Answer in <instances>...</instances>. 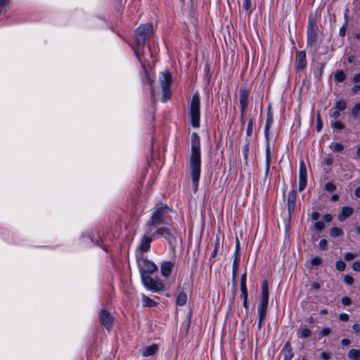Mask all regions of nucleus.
<instances>
[{
    "label": "nucleus",
    "mask_w": 360,
    "mask_h": 360,
    "mask_svg": "<svg viewBox=\"0 0 360 360\" xmlns=\"http://www.w3.org/2000/svg\"><path fill=\"white\" fill-rule=\"evenodd\" d=\"M138 266L141 282L145 288L153 292L162 291L164 288L163 283L158 279H153L150 276V274L158 271L157 265L146 258H140L138 260Z\"/></svg>",
    "instance_id": "nucleus-1"
},
{
    "label": "nucleus",
    "mask_w": 360,
    "mask_h": 360,
    "mask_svg": "<svg viewBox=\"0 0 360 360\" xmlns=\"http://www.w3.org/2000/svg\"><path fill=\"white\" fill-rule=\"evenodd\" d=\"M191 155L189 157V166L191 170V176L192 178V184L194 191L198 187L200 176L201 166V151H200V139L196 132H193L191 137Z\"/></svg>",
    "instance_id": "nucleus-2"
},
{
    "label": "nucleus",
    "mask_w": 360,
    "mask_h": 360,
    "mask_svg": "<svg viewBox=\"0 0 360 360\" xmlns=\"http://www.w3.org/2000/svg\"><path fill=\"white\" fill-rule=\"evenodd\" d=\"M172 211L167 205L155 207L152 210L150 219L146 222V226L148 233H151L159 225L167 223V215Z\"/></svg>",
    "instance_id": "nucleus-3"
},
{
    "label": "nucleus",
    "mask_w": 360,
    "mask_h": 360,
    "mask_svg": "<svg viewBox=\"0 0 360 360\" xmlns=\"http://www.w3.org/2000/svg\"><path fill=\"white\" fill-rule=\"evenodd\" d=\"M153 25L150 23L140 25L136 31L135 40L136 48L134 49V53L141 63V60L139 53L145 46L146 39L153 34Z\"/></svg>",
    "instance_id": "nucleus-4"
},
{
    "label": "nucleus",
    "mask_w": 360,
    "mask_h": 360,
    "mask_svg": "<svg viewBox=\"0 0 360 360\" xmlns=\"http://www.w3.org/2000/svg\"><path fill=\"white\" fill-rule=\"evenodd\" d=\"M189 107V117L191 124L194 128L200 127V96L198 92L195 93L188 103Z\"/></svg>",
    "instance_id": "nucleus-5"
},
{
    "label": "nucleus",
    "mask_w": 360,
    "mask_h": 360,
    "mask_svg": "<svg viewBox=\"0 0 360 360\" xmlns=\"http://www.w3.org/2000/svg\"><path fill=\"white\" fill-rule=\"evenodd\" d=\"M160 84L162 91V101L165 103L167 101L171 96V90L170 86L172 83V76L171 74L168 72H164L160 75Z\"/></svg>",
    "instance_id": "nucleus-6"
},
{
    "label": "nucleus",
    "mask_w": 360,
    "mask_h": 360,
    "mask_svg": "<svg viewBox=\"0 0 360 360\" xmlns=\"http://www.w3.org/2000/svg\"><path fill=\"white\" fill-rule=\"evenodd\" d=\"M152 235L153 238H155V239L160 236H163L169 241L175 240L176 238V231L171 227L162 226L152 231Z\"/></svg>",
    "instance_id": "nucleus-7"
},
{
    "label": "nucleus",
    "mask_w": 360,
    "mask_h": 360,
    "mask_svg": "<svg viewBox=\"0 0 360 360\" xmlns=\"http://www.w3.org/2000/svg\"><path fill=\"white\" fill-rule=\"evenodd\" d=\"M317 25L315 21L310 20L307 25V46H313L318 37Z\"/></svg>",
    "instance_id": "nucleus-8"
},
{
    "label": "nucleus",
    "mask_w": 360,
    "mask_h": 360,
    "mask_svg": "<svg viewBox=\"0 0 360 360\" xmlns=\"http://www.w3.org/2000/svg\"><path fill=\"white\" fill-rule=\"evenodd\" d=\"M99 321L101 325H103L108 331H110L114 319L109 311L102 309L98 314Z\"/></svg>",
    "instance_id": "nucleus-9"
},
{
    "label": "nucleus",
    "mask_w": 360,
    "mask_h": 360,
    "mask_svg": "<svg viewBox=\"0 0 360 360\" xmlns=\"http://www.w3.org/2000/svg\"><path fill=\"white\" fill-rule=\"evenodd\" d=\"M269 300H261L260 303L257 308L258 312V328L260 329L262 325L264 323V319L266 317V309L268 306Z\"/></svg>",
    "instance_id": "nucleus-10"
},
{
    "label": "nucleus",
    "mask_w": 360,
    "mask_h": 360,
    "mask_svg": "<svg viewBox=\"0 0 360 360\" xmlns=\"http://www.w3.org/2000/svg\"><path fill=\"white\" fill-rule=\"evenodd\" d=\"M155 238H153L152 232L148 233V230L146 231V233L141 238L139 249L141 251L145 252L149 250L150 248L151 242L155 240Z\"/></svg>",
    "instance_id": "nucleus-11"
},
{
    "label": "nucleus",
    "mask_w": 360,
    "mask_h": 360,
    "mask_svg": "<svg viewBox=\"0 0 360 360\" xmlns=\"http://www.w3.org/2000/svg\"><path fill=\"white\" fill-rule=\"evenodd\" d=\"M174 267V263L170 261H163L160 264V272L163 277L168 278L173 269Z\"/></svg>",
    "instance_id": "nucleus-12"
},
{
    "label": "nucleus",
    "mask_w": 360,
    "mask_h": 360,
    "mask_svg": "<svg viewBox=\"0 0 360 360\" xmlns=\"http://www.w3.org/2000/svg\"><path fill=\"white\" fill-rule=\"evenodd\" d=\"M240 108H248V98H249V91L247 89L244 87L240 88Z\"/></svg>",
    "instance_id": "nucleus-13"
},
{
    "label": "nucleus",
    "mask_w": 360,
    "mask_h": 360,
    "mask_svg": "<svg viewBox=\"0 0 360 360\" xmlns=\"http://www.w3.org/2000/svg\"><path fill=\"white\" fill-rule=\"evenodd\" d=\"M296 65L297 70H303L306 67V53L304 51H300L297 53Z\"/></svg>",
    "instance_id": "nucleus-14"
},
{
    "label": "nucleus",
    "mask_w": 360,
    "mask_h": 360,
    "mask_svg": "<svg viewBox=\"0 0 360 360\" xmlns=\"http://www.w3.org/2000/svg\"><path fill=\"white\" fill-rule=\"evenodd\" d=\"M296 203V192L291 190L288 195V209L290 215L293 212Z\"/></svg>",
    "instance_id": "nucleus-15"
},
{
    "label": "nucleus",
    "mask_w": 360,
    "mask_h": 360,
    "mask_svg": "<svg viewBox=\"0 0 360 360\" xmlns=\"http://www.w3.org/2000/svg\"><path fill=\"white\" fill-rule=\"evenodd\" d=\"M158 350V346L156 344H153L150 346L145 347L142 349L141 354L144 357H148L155 354Z\"/></svg>",
    "instance_id": "nucleus-16"
},
{
    "label": "nucleus",
    "mask_w": 360,
    "mask_h": 360,
    "mask_svg": "<svg viewBox=\"0 0 360 360\" xmlns=\"http://www.w3.org/2000/svg\"><path fill=\"white\" fill-rule=\"evenodd\" d=\"M271 161V149L269 143H268L265 149V176L269 174Z\"/></svg>",
    "instance_id": "nucleus-17"
},
{
    "label": "nucleus",
    "mask_w": 360,
    "mask_h": 360,
    "mask_svg": "<svg viewBox=\"0 0 360 360\" xmlns=\"http://www.w3.org/2000/svg\"><path fill=\"white\" fill-rule=\"evenodd\" d=\"M353 209L350 207H343L340 213L338 215V220L340 221H345L347 217L352 215Z\"/></svg>",
    "instance_id": "nucleus-18"
},
{
    "label": "nucleus",
    "mask_w": 360,
    "mask_h": 360,
    "mask_svg": "<svg viewBox=\"0 0 360 360\" xmlns=\"http://www.w3.org/2000/svg\"><path fill=\"white\" fill-rule=\"evenodd\" d=\"M285 354L283 356V360H291L294 354L292 352V348L289 342H287L284 346Z\"/></svg>",
    "instance_id": "nucleus-19"
},
{
    "label": "nucleus",
    "mask_w": 360,
    "mask_h": 360,
    "mask_svg": "<svg viewBox=\"0 0 360 360\" xmlns=\"http://www.w3.org/2000/svg\"><path fill=\"white\" fill-rule=\"evenodd\" d=\"M142 303L143 306L145 307H153L157 306L158 304L157 302H155L150 297L146 296L145 295H142Z\"/></svg>",
    "instance_id": "nucleus-20"
},
{
    "label": "nucleus",
    "mask_w": 360,
    "mask_h": 360,
    "mask_svg": "<svg viewBox=\"0 0 360 360\" xmlns=\"http://www.w3.org/2000/svg\"><path fill=\"white\" fill-rule=\"evenodd\" d=\"M186 302H187L186 293L185 292H179L176 297V304L179 306H184L186 304Z\"/></svg>",
    "instance_id": "nucleus-21"
},
{
    "label": "nucleus",
    "mask_w": 360,
    "mask_h": 360,
    "mask_svg": "<svg viewBox=\"0 0 360 360\" xmlns=\"http://www.w3.org/2000/svg\"><path fill=\"white\" fill-rule=\"evenodd\" d=\"M261 300H269L268 283L266 281H263L262 283Z\"/></svg>",
    "instance_id": "nucleus-22"
},
{
    "label": "nucleus",
    "mask_w": 360,
    "mask_h": 360,
    "mask_svg": "<svg viewBox=\"0 0 360 360\" xmlns=\"http://www.w3.org/2000/svg\"><path fill=\"white\" fill-rule=\"evenodd\" d=\"M299 170V178H307V171L304 161L300 162Z\"/></svg>",
    "instance_id": "nucleus-23"
},
{
    "label": "nucleus",
    "mask_w": 360,
    "mask_h": 360,
    "mask_svg": "<svg viewBox=\"0 0 360 360\" xmlns=\"http://www.w3.org/2000/svg\"><path fill=\"white\" fill-rule=\"evenodd\" d=\"M348 357L351 360H360V349H352L348 352Z\"/></svg>",
    "instance_id": "nucleus-24"
},
{
    "label": "nucleus",
    "mask_w": 360,
    "mask_h": 360,
    "mask_svg": "<svg viewBox=\"0 0 360 360\" xmlns=\"http://www.w3.org/2000/svg\"><path fill=\"white\" fill-rule=\"evenodd\" d=\"M273 124V118L271 116H268L266 120L265 128H264V135L266 139H268L269 129Z\"/></svg>",
    "instance_id": "nucleus-25"
},
{
    "label": "nucleus",
    "mask_w": 360,
    "mask_h": 360,
    "mask_svg": "<svg viewBox=\"0 0 360 360\" xmlns=\"http://www.w3.org/2000/svg\"><path fill=\"white\" fill-rule=\"evenodd\" d=\"M334 79L337 82H342L345 79V74L342 70H338L335 73Z\"/></svg>",
    "instance_id": "nucleus-26"
},
{
    "label": "nucleus",
    "mask_w": 360,
    "mask_h": 360,
    "mask_svg": "<svg viewBox=\"0 0 360 360\" xmlns=\"http://www.w3.org/2000/svg\"><path fill=\"white\" fill-rule=\"evenodd\" d=\"M243 7L245 10L247 14L250 15L252 12L251 0H244Z\"/></svg>",
    "instance_id": "nucleus-27"
},
{
    "label": "nucleus",
    "mask_w": 360,
    "mask_h": 360,
    "mask_svg": "<svg viewBox=\"0 0 360 360\" xmlns=\"http://www.w3.org/2000/svg\"><path fill=\"white\" fill-rule=\"evenodd\" d=\"M311 335V332L309 328H304L300 330L298 335L301 338H309Z\"/></svg>",
    "instance_id": "nucleus-28"
},
{
    "label": "nucleus",
    "mask_w": 360,
    "mask_h": 360,
    "mask_svg": "<svg viewBox=\"0 0 360 360\" xmlns=\"http://www.w3.org/2000/svg\"><path fill=\"white\" fill-rule=\"evenodd\" d=\"M239 266V262L238 261H233L232 264V280L234 281L237 277V272Z\"/></svg>",
    "instance_id": "nucleus-29"
},
{
    "label": "nucleus",
    "mask_w": 360,
    "mask_h": 360,
    "mask_svg": "<svg viewBox=\"0 0 360 360\" xmlns=\"http://www.w3.org/2000/svg\"><path fill=\"white\" fill-rule=\"evenodd\" d=\"M253 125H254L253 120H252V118H250L248 120L247 129H246V136H250L252 135V131H253Z\"/></svg>",
    "instance_id": "nucleus-30"
},
{
    "label": "nucleus",
    "mask_w": 360,
    "mask_h": 360,
    "mask_svg": "<svg viewBox=\"0 0 360 360\" xmlns=\"http://www.w3.org/2000/svg\"><path fill=\"white\" fill-rule=\"evenodd\" d=\"M243 155L245 161V164H248V155H249V142H247L243 148Z\"/></svg>",
    "instance_id": "nucleus-31"
},
{
    "label": "nucleus",
    "mask_w": 360,
    "mask_h": 360,
    "mask_svg": "<svg viewBox=\"0 0 360 360\" xmlns=\"http://www.w3.org/2000/svg\"><path fill=\"white\" fill-rule=\"evenodd\" d=\"M342 234V231L340 229L337 227H333L330 230V235L332 237H338Z\"/></svg>",
    "instance_id": "nucleus-32"
},
{
    "label": "nucleus",
    "mask_w": 360,
    "mask_h": 360,
    "mask_svg": "<svg viewBox=\"0 0 360 360\" xmlns=\"http://www.w3.org/2000/svg\"><path fill=\"white\" fill-rule=\"evenodd\" d=\"M142 67H143V70H144L145 74H146V76H145V79H146V80H147V82L150 84V94H151V96H152V97H154L155 92H154V89H153V86H152V82H153V81H152V79L148 77V75H147L146 70L145 66H144V65H143V64H142Z\"/></svg>",
    "instance_id": "nucleus-33"
},
{
    "label": "nucleus",
    "mask_w": 360,
    "mask_h": 360,
    "mask_svg": "<svg viewBox=\"0 0 360 360\" xmlns=\"http://www.w3.org/2000/svg\"><path fill=\"white\" fill-rule=\"evenodd\" d=\"M335 108L339 111H342L346 108V103L343 100H340L335 103Z\"/></svg>",
    "instance_id": "nucleus-34"
},
{
    "label": "nucleus",
    "mask_w": 360,
    "mask_h": 360,
    "mask_svg": "<svg viewBox=\"0 0 360 360\" xmlns=\"http://www.w3.org/2000/svg\"><path fill=\"white\" fill-rule=\"evenodd\" d=\"M240 257V244H239V242L237 241V243L236 244L233 261L236 260V261L239 262Z\"/></svg>",
    "instance_id": "nucleus-35"
},
{
    "label": "nucleus",
    "mask_w": 360,
    "mask_h": 360,
    "mask_svg": "<svg viewBox=\"0 0 360 360\" xmlns=\"http://www.w3.org/2000/svg\"><path fill=\"white\" fill-rule=\"evenodd\" d=\"M307 178H299V191H302L307 186Z\"/></svg>",
    "instance_id": "nucleus-36"
},
{
    "label": "nucleus",
    "mask_w": 360,
    "mask_h": 360,
    "mask_svg": "<svg viewBox=\"0 0 360 360\" xmlns=\"http://www.w3.org/2000/svg\"><path fill=\"white\" fill-rule=\"evenodd\" d=\"M360 111V103H356L354 108L352 110V115L354 118L358 117V115Z\"/></svg>",
    "instance_id": "nucleus-37"
},
{
    "label": "nucleus",
    "mask_w": 360,
    "mask_h": 360,
    "mask_svg": "<svg viewBox=\"0 0 360 360\" xmlns=\"http://www.w3.org/2000/svg\"><path fill=\"white\" fill-rule=\"evenodd\" d=\"M330 126L334 129L342 130L345 128V125L340 121L333 122L331 123Z\"/></svg>",
    "instance_id": "nucleus-38"
},
{
    "label": "nucleus",
    "mask_w": 360,
    "mask_h": 360,
    "mask_svg": "<svg viewBox=\"0 0 360 360\" xmlns=\"http://www.w3.org/2000/svg\"><path fill=\"white\" fill-rule=\"evenodd\" d=\"M336 269L340 271H343L345 269V263L342 260H338L335 263Z\"/></svg>",
    "instance_id": "nucleus-39"
},
{
    "label": "nucleus",
    "mask_w": 360,
    "mask_h": 360,
    "mask_svg": "<svg viewBox=\"0 0 360 360\" xmlns=\"http://www.w3.org/2000/svg\"><path fill=\"white\" fill-rule=\"evenodd\" d=\"M325 189L328 192H333L336 189V186L332 182H328L325 185Z\"/></svg>",
    "instance_id": "nucleus-40"
},
{
    "label": "nucleus",
    "mask_w": 360,
    "mask_h": 360,
    "mask_svg": "<svg viewBox=\"0 0 360 360\" xmlns=\"http://www.w3.org/2000/svg\"><path fill=\"white\" fill-rule=\"evenodd\" d=\"M321 262H322V259L319 256H316V257H313L311 260V264L312 266H318V265L321 264Z\"/></svg>",
    "instance_id": "nucleus-41"
},
{
    "label": "nucleus",
    "mask_w": 360,
    "mask_h": 360,
    "mask_svg": "<svg viewBox=\"0 0 360 360\" xmlns=\"http://www.w3.org/2000/svg\"><path fill=\"white\" fill-rule=\"evenodd\" d=\"M330 333V329L328 327L323 328L319 333L321 337L328 336Z\"/></svg>",
    "instance_id": "nucleus-42"
},
{
    "label": "nucleus",
    "mask_w": 360,
    "mask_h": 360,
    "mask_svg": "<svg viewBox=\"0 0 360 360\" xmlns=\"http://www.w3.org/2000/svg\"><path fill=\"white\" fill-rule=\"evenodd\" d=\"M356 255L352 252H346L344 255V258L346 261H351L356 257Z\"/></svg>",
    "instance_id": "nucleus-43"
},
{
    "label": "nucleus",
    "mask_w": 360,
    "mask_h": 360,
    "mask_svg": "<svg viewBox=\"0 0 360 360\" xmlns=\"http://www.w3.org/2000/svg\"><path fill=\"white\" fill-rule=\"evenodd\" d=\"M341 302L344 306H349L352 304V300L349 297H343L341 300Z\"/></svg>",
    "instance_id": "nucleus-44"
},
{
    "label": "nucleus",
    "mask_w": 360,
    "mask_h": 360,
    "mask_svg": "<svg viewBox=\"0 0 360 360\" xmlns=\"http://www.w3.org/2000/svg\"><path fill=\"white\" fill-rule=\"evenodd\" d=\"M344 281L346 284L351 285L354 283V278L352 276L346 275L344 278Z\"/></svg>",
    "instance_id": "nucleus-45"
},
{
    "label": "nucleus",
    "mask_w": 360,
    "mask_h": 360,
    "mask_svg": "<svg viewBox=\"0 0 360 360\" xmlns=\"http://www.w3.org/2000/svg\"><path fill=\"white\" fill-rule=\"evenodd\" d=\"M314 227L316 230L321 231L324 229L325 225L323 222L319 221L316 222Z\"/></svg>",
    "instance_id": "nucleus-46"
},
{
    "label": "nucleus",
    "mask_w": 360,
    "mask_h": 360,
    "mask_svg": "<svg viewBox=\"0 0 360 360\" xmlns=\"http://www.w3.org/2000/svg\"><path fill=\"white\" fill-rule=\"evenodd\" d=\"M344 149V146L340 143H336L334 144L333 150L335 152H340Z\"/></svg>",
    "instance_id": "nucleus-47"
},
{
    "label": "nucleus",
    "mask_w": 360,
    "mask_h": 360,
    "mask_svg": "<svg viewBox=\"0 0 360 360\" xmlns=\"http://www.w3.org/2000/svg\"><path fill=\"white\" fill-rule=\"evenodd\" d=\"M319 245L321 250H326L327 248L328 242L326 239H321L319 242Z\"/></svg>",
    "instance_id": "nucleus-48"
},
{
    "label": "nucleus",
    "mask_w": 360,
    "mask_h": 360,
    "mask_svg": "<svg viewBox=\"0 0 360 360\" xmlns=\"http://www.w3.org/2000/svg\"><path fill=\"white\" fill-rule=\"evenodd\" d=\"M240 122L243 124L245 122V116L246 114L247 108H240Z\"/></svg>",
    "instance_id": "nucleus-49"
},
{
    "label": "nucleus",
    "mask_w": 360,
    "mask_h": 360,
    "mask_svg": "<svg viewBox=\"0 0 360 360\" xmlns=\"http://www.w3.org/2000/svg\"><path fill=\"white\" fill-rule=\"evenodd\" d=\"M339 319L342 321H347L349 320V315L346 313H342L339 315Z\"/></svg>",
    "instance_id": "nucleus-50"
},
{
    "label": "nucleus",
    "mask_w": 360,
    "mask_h": 360,
    "mask_svg": "<svg viewBox=\"0 0 360 360\" xmlns=\"http://www.w3.org/2000/svg\"><path fill=\"white\" fill-rule=\"evenodd\" d=\"M347 24V22L346 21V22L345 23V25H343L340 29V31H339V34L340 36L342 37H344L345 35V31H346V25Z\"/></svg>",
    "instance_id": "nucleus-51"
},
{
    "label": "nucleus",
    "mask_w": 360,
    "mask_h": 360,
    "mask_svg": "<svg viewBox=\"0 0 360 360\" xmlns=\"http://www.w3.org/2000/svg\"><path fill=\"white\" fill-rule=\"evenodd\" d=\"M331 356V354L330 353H328V352H322L321 354V357L323 359V360H328L330 359Z\"/></svg>",
    "instance_id": "nucleus-52"
},
{
    "label": "nucleus",
    "mask_w": 360,
    "mask_h": 360,
    "mask_svg": "<svg viewBox=\"0 0 360 360\" xmlns=\"http://www.w3.org/2000/svg\"><path fill=\"white\" fill-rule=\"evenodd\" d=\"M247 273L245 271L240 276V285L246 284Z\"/></svg>",
    "instance_id": "nucleus-53"
},
{
    "label": "nucleus",
    "mask_w": 360,
    "mask_h": 360,
    "mask_svg": "<svg viewBox=\"0 0 360 360\" xmlns=\"http://www.w3.org/2000/svg\"><path fill=\"white\" fill-rule=\"evenodd\" d=\"M352 268L354 271H360V262H355L353 263Z\"/></svg>",
    "instance_id": "nucleus-54"
},
{
    "label": "nucleus",
    "mask_w": 360,
    "mask_h": 360,
    "mask_svg": "<svg viewBox=\"0 0 360 360\" xmlns=\"http://www.w3.org/2000/svg\"><path fill=\"white\" fill-rule=\"evenodd\" d=\"M340 116L339 110H336L330 113V117L333 118H338Z\"/></svg>",
    "instance_id": "nucleus-55"
},
{
    "label": "nucleus",
    "mask_w": 360,
    "mask_h": 360,
    "mask_svg": "<svg viewBox=\"0 0 360 360\" xmlns=\"http://www.w3.org/2000/svg\"><path fill=\"white\" fill-rule=\"evenodd\" d=\"M323 219L326 222H330L332 220V216L329 214H326L323 215Z\"/></svg>",
    "instance_id": "nucleus-56"
},
{
    "label": "nucleus",
    "mask_w": 360,
    "mask_h": 360,
    "mask_svg": "<svg viewBox=\"0 0 360 360\" xmlns=\"http://www.w3.org/2000/svg\"><path fill=\"white\" fill-rule=\"evenodd\" d=\"M352 328H353V330H354L356 333H360V324H359V323H354V324L352 326Z\"/></svg>",
    "instance_id": "nucleus-57"
},
{
    "label": "nucleus",
    "mask_w": 360,
    "mask_h": 360,
    "mask_svg": "<svg viewBox=\"0 0 360 360\" xmlns=\"http://www.w3.org/2000/svg\"><path fill=\"white\" fill-rule=\"evenodd\" d=\"M353 82L355 83H358L360 82V73H358L354 76Z\"/></svg>",
    "instance_id": "nucleus-58"
},
{
    "label": "nucleus",
    "mask_w": 360,
    "mask_h": 360,
    "mask_svg": "<svg viewBox=\"0 0 360 360\" xmlns=\"http://www.w3.org/2000/svg\"><path fill=\"white\" fill-rule=\"evenodd\" d=\"M341 344L342 346H347L350 344V340L348 339H342L341 340Z\"/></svg>",
    "instance_id": "nucleus-59"
},
{
    "label": "nucleus",
    "mask_w": 360,
    "mask_h": 360,
    "mask_svg": "<svg viewBox=\"0 0 360 360\" xmlns=\"http://www.w3.org/2000/svg\"><path fill=\"white\" fill-rule=\"evenodd\" d=\"M359 90H360V85H354L352 89V91L354 94H356Z\"/></svg>",
    "instance_id": "nucleus-60"
},
{
    "label": "nucleus",
    "mask_w": 360,
    "mask_h": 360,
    "mask_svg": "<svg viewBox=\"0 0 360 360\" xmlns=\"http://www.w3.org/2000/svg\"><path fill=\"white\" fill-rule=\"evenodd\" d=\"M217 251H218V247H217V245H215V247L211 253V257H214L217 254Z\"/></svg>",
    "instance_id": "nucleus-61"
},
{
    "label": "nucleus",
    "mask_w": 360,
    "mask_h": 360,
    "mask_svg": "<svg viewBox=\"0 0 360 360\" xmlns=\"http://www.w3.org/2000/svg\"><path fill=\"white\" fill-rule=\"evenodd\" d=\"M354 194H355L356 197L360 198V187H357L355 189Z\"/></svg>",
    "instance_id": "nucleus-62"
},
{
    "label": "nucleus",
    "mask_w": 360,
    "mask_h": 360,
    "mask_svg": "<svg viewBox=\"0 0 360 360\" xmlns=\"http://www.w3.org/2000/svg\"><path fill=\"white\" fill-rule=\"evenodd\" d=\"M243 306L245 308V309H248V298H245V299H243Z\"/></svg>",
    "instance_id": "nucleus-63"
},
{
    "label": "nucleus",
    "mask_w": 360,
    "mask_h": 360,
    "mask_svg": "<svg viewBox=\"0 0 360 360\" xmlns=\"http://www.w3.org/2000/svg\"><path fill=\"white\" fill-rule=\"evenodd\" d=\"M312 288H313L314 289H315V290H319V289L321 288V286H320V284H319V283H314L312 284Z\"/></svg>",
    "instance_id": "nucleus-64"
}]
</instances>
